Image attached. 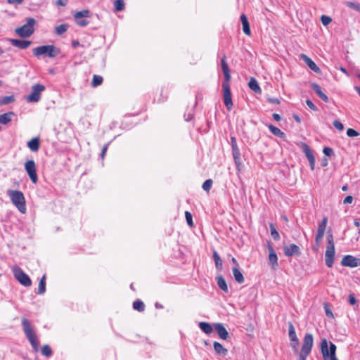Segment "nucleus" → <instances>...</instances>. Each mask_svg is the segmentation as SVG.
Segmentation results:
<instances>
[{"mask_svg":"<svg viewBox=\"0 0 360 360\" xmlns=\"http://www.w3.org/2000/svg\"><path fill=\"white\" fill-rule=\"evenodd\" d=\"M8 195L10 197L13 204L22 214L26 212L25 198L22 192L16 190L8 191Z\"/></svg>","mask_w":360,"mask_h":360,"instance_id":"obj_1","label":"nucleus"},{"mask_svg":"<svg viewBox=\"0 0 360 360\" xmlns=\"http://www.w3.org/2000/svg\"><path fill=\"white\" fill-rule=\"evenodd\" d=\"M22 326L23 328V331L28 339L30 343L31 344L33 349L35 352H37L39 349V342L37 340L34 331L32 329L30 322L26 319H22Z\"/></svg>","mask_w":360,"mask_h":360,"instance_id":"obj_2","label":"nucleus"},{"mask_svg":"<svg viewBox=\"0 0 360 360\" xmlns=\"http://www.w3.org/2000/svg\"><path fill=\"white\" fill-rule=\"evenodd\" d=\"M32 52L36 57L46 56L49 58H55L60 53V49L53 45H44L34 48Z\"/></svg>","mask_w":360,"mask_h":360,"instance_id":"obj_3","label":"nucleus"},{"mask_svg":"<svg viewBox=\"0 0 360 360\" xmlns=\"http://www.w3.org/2000/svg\"><path fill=\"white\" fill-rule=\"evenodd\" d=\"M336 348L335 345L331 342L328 348L327 340L326 338L321 340V351L324 360H338L335 355Z\"/></svg>","mask_w":360,"mask_h":360,"instance_id":"obj_4","label":"nucleus"},{"mask_svg":"<svg viewBox=\"0 0 360 360\" xmlns=\"http://www.w3.org/2000/svg\"><path fill=\"white\" fill-rule=\"evenodd\" d=\"M335 257V243L333 236L330 233L327 236V246L325 252V261L328 267H332Z\"/></svg>","mask_w":360,"mask_h":360,"instance_id":"obj_5","label":"nucleus"},{"mask_svg":"<svg viewBox=\"0 0 360 360\" xmlns=\"http://www.w3.org/2000/svg\"><path fill=\"white\" fill-rule=\"evenodd\" d=\"M36 20L32 18H27L26 24L15 29V33L20 37L26 38L30 37L34 32V25Z\"/></svg>","mask_w":360,"mask_h":360,"instance_id":"obj_6","label":"nucleus"},{"mask_svg":"<svg viewBox=\"0 0 360 360\" xmlns=\"http://www.w3.org/2000/svg\"><path fill=\"white\" fill-rule=\"evenodd\" d=\"M313 342V335L309 333L306 334L304 338L301 352L299 355V360H306L307 356L311 351Z\"/></svg>","mask_w":360,"mask_h":360,"instance_id":"obj_7","label":"nucleus"},{"mask_svg":"<svg viewBox=\"0 0 360 360\" xmlns=\"http://www.w3.org/2000/svg\"><path fill=\"white\" fill-rule=\"evenodd\" d=\"M46 87L41 84H35L32 86V92L26 96L28 103H37L41 99V94L44 91Z\"/></svg>","mask_w":360,"mask_h":360,"instance_id":"obj_8","label":"nucleus"},{"mask_svg":"<svg viewBox=\"0 0 360 360\" xmlns=\"http://www.w3.org/2000/svg\"><path fill=\"white\" fill-rule=\"evenodd\" d=\"M14 277L24 286L28 287L32 285L30 277L18 266L12 269Z\"/></svg>","mask_w":360,"mask_h":360,"instance_id":"obj_9","label":"nucleus"},{"mask_svg":"<svg viewBox=\"0 0 360 360\" xmlns=\"http://www.w3.org/2000/svg\"><path fill=\"white\" fill-rule=\"evenodd\" d=\"M224 103L226 108L230 110L233 107L231 88L229 82L222 83Z\"/></svg>","mask_w":360,"mask_h":360,"instance_id":"obj_10","label":"nucleus"},{"mask_svg":"<svg viewBox=\"0 0 360 360\" xmlns=\"http://www.w3.org/2000/svg\"><path fill=\"white\" fill-rule=\"evenodd\" d=\"M25 169L30 176L32 182L36 184L38 181V176L37 174L36 165L33 160H27L25 163Z\"/></svg>","mask_w":360,"mask_h":360,"instance_id":"obj_11","label":"nucleus"},{"mask_svg":"<svg viewBox=\"0 0 360 360\" xmlns=\"http://www.w3.org/2000/svg\"><path fill=\"white\" fill-rule=\"evenodd\" d=\"M327 222H328L327 217H324L322 219V221H321V223L319 224L316 238H315V241H316L317 246L319 245V243H321V241L324 236V233H325L326 228L327 226Z\"/></svg>","mask_w":360,"mask_h":360,"instance_id":"obj_12","label":"nucleus"},{"mask_svg":"<svg viewBox=\"0 0 360 360\" xmlns=\"http://www.w3.org/2000/svg\"><path fill=\"white\" fill-rule=\"evenodd\" d=\"M341 264L344 266L356 267L360 266V259L352 255H346L342 259Z\"/></svg>","mask_w":360,"mask_h":360,"instance_id":"obj_13","label":"nucleus"},{"mask_svg":"<svg viewBox=\"0 0 360 360\" xmlns=\"http://www.w3.org/2000/svg\"><path fill=\"white\" fill-rule=\"evenodd\" d=\"M301 146L303 152L305 153V155L309 160L311 169L314 170L315 167V158L312 152L311 151L309 146L307 143L303 142L302 143Z\"/></svg>","mask_w":360,"mask_h":360,"instance_id":"obj_14","label":"nucleus"},{"mask_svg":"<svg viewBox=\"0 0 360 360\" xmlns=\"http://www.w3.org/2000/svg\"><path fill=\"white\" fill-rule=\"evenodd\" d=\"M268 250H269V263L273 269H276L278 267V257L274 251L273 247L269 244L268 245Z\"/></svg>","mask_w":360,"mask_h":360,"instance_id":"obj_15","label":"nucleus"},{"mask_svg":"<svg viewBox=\"0 0 360 360\" xmlns=\"http://www.w3.org/2000/svg\"><path fill=\"white\" fill-rule=\"evenodd\" d=\"M231 144L232 148L233 157L236 165L240 163V150L237 145L236 139L234 136L231 137Z\"/></svg>","mask_w":360,"mask_h":360,"instance_id":"obj_16","label":"nucleus"},{"mask_svg":"<svg viewBox=\"0 0 360 360\" xmlns=\"http://www.w3.org/2000/svg\"><path fill=\"white\" fill-rule=\"evenodd\" d=\"M284 254L287 257H292L294 255H300V249L295 244H291L289 246H285L283 248Z\"/></svg>","mask_w":360,"mask_h":360,"instance_id":"obj_17","label":"nucleus"},{"mask_svg":"<svg viewBox=\"0 0 360 360\" xmlns=\"http://www.w3.org/2000/svg\"><path fill=\"white\" fill-rule=\"evenodd\" d=\"M311 88L314 91V92L317 94V96L324 102H328V97L326 94H324L321 86L316 83H311L310 84Z\"/></svg>","mask_w":360,"mask_h":360,"instance_id":"obj_18","label":"nucleus"},{"mask_svg":"<svg viewBox=\"0 0 360 360\" xmlns=\"http://www.w3.org/2000/svg\"><path fill=\"white\" fill-rule=\"evenodd\" d=\"M311 88L314 91V92L317 94V96L324 102H328V97L326 94H324L321 86L316 83H311L310 84Z\"/></svg>","mask_w":360,"mask_h":360,"instance_id":"obj_19","label":"nucleus"},{"mask_svg":"<svg viewBox=\"0 0 360 360\" xmlns=\"http://www.w3.org/2000/svg\"><path fill=\"white\" fill-rule=\"evenodd\" d=\"M9 41L11 44L20 49H25L29 47L31 44V41L28 40H20L16 39H9Z\"/></svg>","mask_w":360,"mask_h":360,"instance_id":"obj_20","label":"nucleus"},{"mask_svg":"<svg viewBox=\"0 0 360 360\" xmlns=\"http://www.w3.org/2000/svg\"><path fill=\"white\" fill-rule=\"evenodd\" d=\"M214 326L217 334L222 340H226L229 338V333L222 323H215Z\"/></svg>","mask_w":360,"mask_h":360,"instance_id":"obj_21","label":"nucleus"},{"mask_svg":"<svg viewBox=\"0 0 360 360\" xmlns=\"http://www.w3.org/2000/svg\"><path fill=\"white\" fill-rule=\"evenodd\" d=\"M301 58L303 59V60L305 62V63L309 66V68L314 71L315 72H320V68L316 65V64L307 56L305 54H302Z\"/></svg>","mask_w":360,"mask_h":360,"instance_id":"obj_22","label":"nucleus"},{"mask_svg":"<svg viewBox=\"0 0 360 360\" xmlns=\"http://www.w3.org/2000/svg\"><path fill=\"white\" fill-rule=\"evenodd\" d=\"M226 59V56H224L221 60V65L222 71L224 75V79H225L224 82H229V80L231 79V75H230L229 68V66H228Z\"/></svg>","mask_w":360,"mask_h":360,"instance_id":"obj_23","label":"nucleus"},{"mask_svg":"<svg viewBox=\"0 0 360 360\" xmlns=\"http://www.w3.org/2000/svg\"><path fill=\"white\" fill-rule=\"evenodd\" d=\"M240 21H241V23L243 25V32L245 34L250 36L251 34L250 25H249V22H248V18H247V16L245 14H242L240 15Z\"/></svg>","mask_w":360,"mask_h":360,"instance_id":"obj_24","label":"nucleus"},{"mask_svg":"<svg viewBox=\"0 0 360 360\" xmlns=\"http://www.w3.org/2000/svg\"><path fill=\"white\" fill-rule=\"evenodd\" d=\"M214 352L217 354L225 356L228 354V350L223 347L221 344L218 342H214L213 344Z\"/></svg>","mask_w":360,"mask_h":360,"instance_id":"obj_25","label":"nucleus"},{"mask_svg":"<svg viewBox=\"0 0 360 360\" xmlns=\"http://www.w3.org/2000/svg\"><path fill=\"white\" fill-rule=\"evenodd\" d=\"M248 86L251 90H252L255 93L260 94L262 93V89L256 80L255 78L251 77L249 82Z\"/></svg>","mask_w":360,"mask_h":360,"instance_id":"obj_26","label":"nucleus"},{"mask_svg":"<svg viewBox=\"0 0 360 360\" xmlns=\"http://www.w3.org/2000/svg\"><path fill=\"white\" fill-rule=\"evenodd\" d=\"M28 148L33 152H36L39 149V139L37 137L32 139L27 142Z\"/></svg>","mask_w":360,"mask_h":360,"instance_id":"obj_27","label":"nucleus"},{"mask_svg":"<svg viewBox=\"0 0 360 360\" xmlns=\"http://www.w3.org/2000/svg\"><path fill=\"white\" fill-rule=\"evenodd\" d=\"M14 116L13 112H8L4 114L0 115V124H7L11 120L12 117Z\"/></svg>","mask_w":360,"mask_h":360,"instance_id":"obj_28","label":"nucleus"},{"mask_svg":"<svg viewBox=\"0 0 360 360\" xmlns=\"http://www.w3.org/2000/svg\"><path fill=\"white\" fill-rule=\"evenodd\" d=\"M232 271L236 281L238 283H243L245 279L239 269L238 267H233Z\"/></svg>","mask_w":360,"mask_h":360,"instance_id":"obj_29","label":"nucleus"},{"mask_svg":"<svg viewBox=\"0 0 360 360\" xmlns=\"http://www.w3.org/2000/svg\"><path fill=\"white\" fill-rule=\"evenodd\" d=\"M199 328L206 334H210L213 331V328L209 323L207 322H200Z\"/></svg>","mask_w":360,"mask_h":360,"instance_id":"obj_30","label":"nucleus"},{"mask_svg":"<svg viewBox=\"0 0 360 360\" xmlns=\"http://www.w3.org/2000/svg\"><path fill=\"white\" fill-rule=\"evenodd\" d=\"M217 284L219 288L225 292H228L229 289L225 279L222 276H219L217 278Z\"/></svg>","mask_w":360,"mask_h":360,"instance_id":"obj_31","label":"nucleus"},{"mask_svg":"<svg viewBox=\"0 0 360 360\" xmlns=\"http://www.w3.org/2000/svg\"><path fill=\"white\" fill-rule=\"evenodd\" d=\"M288 333L291 342H296L298 338L296 335L295 330L292 322L288 323Z\"/></svg>","mask_w":360,"mask_h":360,"instance_id":"obj_32","label":"nucleus"},{"mask_svg":"<svg viewBox=\"0 0 360 360\" xmlns=\"http://www.w3.org/2000/svg\"><path fill=\"white\" fill-rule=\"evenodd\" d=\"M91 12L89 10H82V11L76 12L74 15V18L76 20H79L82 18H89V17H91Z\"/></svg>","mask_w":360,"mask_h":360,"instance_id":"obj_33","label":"nucleus"},{"mask_svg":"<svg viewBox=\"0 0 360 360\" xmlns=\"http://www.w3.org/2000/svg\"><path fill=\"white\" fill-rule=\"evenodd\" d=\"M269 129L270 130V131L275 136H277L280 138H283L285 137V134L281 131L280 130L278 127L272 125V124H270L269 126Z\"/></svg>","mask_w":360,"mask_h":360,"instance_id":"obj_34","label":"nucleus"},{"mask_svg":"<svg viewBox=\"0 0 360 360\" xmlns=\"http://www.w3.org/2000/svg\"><path fill=\"white\" fill-rule=\"evenodd\" d=\"M213 259L214 260L216 268L221 270L222 269V261L216 251H214L213 252Z\"/></svg>","mask_w":360,"mask_h":360,"instance_id":"obj_35","label":"nucleus"},{"mask_svg":"<svg viewBox=\"0 0 360 360\" xmlns=\"http://www.w3.org/2000/svg\"><path fill=\"white\" fill-rule=\"evenodd\" d=\"M46 291V276L44 275L41 278L39 286H38V293L43 294Z\"/></svg>","mask_w":360,"mask_h":360,"instance_id":"obj_36","label":"nucleus"},{"mask_svg":"<svg viewBox=\"0 0 360 360\" xmlns=\"http://www.w3.org/2000/svg\"><path fill=\"white\" fill-rule=\"evenodd\" d=\"M114 7L115 11H122L125 8L124 0H115L114 1Z\"/></svg>","mask_w":360,"mask_h":360,"instance_id":"obj_37","label":"nucleus"},{"mask_svg":"<svg viewBox=\"0 0 360 360\" xmlns=\"http://www.w3.org/2000/svg\"><path fill=\"white\" fill-rule=\"evenodd\" d=\"M133 308L135 310H137V311L141 312V311H143L145 309V304L142 301L138 300H136L135 302H134Z\"/></svg>","mask_w":360,"mask_h":360,"instance_id":"obj_38","label":"nucleus"},{"mask_svg":"<svg viewBox=\"0 0 360 360\" xmlns=\"http://www.w3.org/2000/svg\"><path fill=\"white\" fill-rule=\"evenodd\" d=\"M103 79L101 76L99 75H94L93 79L91 82V86L93 87H96L101 85L103 83Z\"/></svg>","mask_w":360,"mask_h":360,"instance_id":"obj_39","label":"nucleus"},{"mask_svg":"<svg viewBox=\"0 0 360 360\" xmlns=\"http://www.w3.org/2000/svg\"><path fill=\"white\" fill-rule=\"evenodd\" d=\"M68 28V25L66 24H61L58 26H57L55 29V33L58 35H60L65 32Z\"/></svg>","mask_w":360,"mask_h":360,"instance_id":"obj_40","label":"nucleus"},{"mask_svg":"<svg viewBox=\"0 0 360 360\" xmlns=\"http://www.w3.org/2000/svg\"><path fill=\"white\" fill-rule=\"evenodd\" d=\"M269 226H270L271 235L272 238L276 240H278L280 238V236H279L278 232L274 227V224H271Z\"/></svg>","mask_w":360,"mask_h":360,"instance_id":"obj_41","label":"nucleus"},{"mask_svg":"<svg viewBox=\"0 0 360 360\" xmlns=\"http://www.w3.org/2000/svg\"><path fill=\"white\" fill-rule=\"evenodd\" d=\"M41 354L46 356H50L52 354L51 349L47 345H44L41 348Z\"/></svg>","mask_w":360,"mask_h":360,"instance_id":"obj_42","label":"nucleus"},{"mask_svg":"<svg viewBox=\"0 0 360 360\" xmlns=\"http://www.w3.org/2000/svg\"><path fill=\"white\" fill-rule=\"evenodd\" d=\"M212 183H213V182H212V179H207V180L203 183V184H202V188H203L205 191L208 192V191H210V189H211V188H212Z\"/></svg>","mask_w":360,"mask_h":360,"instance_id":"obj_43","label":"nucleus"},{"mask_svg":"<svg viewBox=\"0 0 360 360\" xmlns=\"http://www.w3.org/2000/svg\"><path fill=\"white\" fill-rule=\"evenodd\" d=\"M14 101V97L13 96H8L3 97L1 103L4 105L9 104Z\"/></svg>","mask_w":360,"mask_h":360,"instance_id":"obj_44","label":"nucleus"},{"mask_svg":"<svg viewBox=\"0 0 360 360\" xmlns=\"http://www.w3.org/2000/svg\"><path fill=\"white\" fill-rule=\"evenodd\" d=\"M346 5L351 8H353L356 11H360V5L357 3H355V2H352V1H347L346 3Z\"/></svg>","mask_w":360,"mask_h":360,"instance_id":"obj_45","label":"nucleus"},{"mask_svg":"<svg viewBox=\"0 0 360 360\" xmlns=\"http://www.w3.org/2000/svg\"><path fill=\"white\" fill-rule=\"evenodd\" d=\"M185 217L188 224L189 226L192 227L193 226L192 214L189 212L186 211L185 212Z\"/></svg>","mask_w":360,"mask_h":360,"instance_id":"obj_46","label":"nucleus"},{"mask_svg":"<svg viewBox=\"0 0 360 360\" xmlns=\"http://www.w3.org/2000/svg\"><path fill=\"white\" fill-rule=\"evenodd\" d=\"M347 135L349 137H354L359 135V133L354 129L349 128L347 130Z\"/></svg>","mask_w":360,"mask_h":360,"instance_id":"obj_47","label":"nucleus"},{"mask_svg":"<svg viewBox=\"0 0 360 360\" xmlns=\"http://www.w3.org/2000/svg\"><path fill=\"white\" fill-rule=\"evenodd\" d=\"M321 22L323 23V25L326 26L330 23V22L332 21V19L329 16L323 15L321 16Z\"/></svg>","mask_w":360,"mask_h":360,"instance_id":"obj_48","label":"nucleus"},{"mask_svg":"<svg viewBox=\"0 0 360 360\" xmlns=\"http://www.w3.org/2000/svg\"><path fill=\"white\" fill-rule=\"evenodd\" d=\"M333 126L339 131H342L344 129V125L339 120H335Z\"/></svg>","mask_w":360,"mask_h":360,"instance_id":"obj_49","label":"nucleus"},{"mask_svg":"<svg viewBox=\"0 0 360 360\" xmlns=\"http://www.w3.org/2000/svg\"><path fill=\"white\" fill-rule=\"evenodd\" d=\"M323 153L328 157H330L333 155V150L329 147H325L323 150Z\"/></svg>","mask_w":360,"mask_h":360,"instance_id":"obj_50","label":"nucleus"},{"mask_svg":"<svg viewBox=\"0 0 360 360\" xmlns=\"http://www.w3.org/2000/svg\"><path fill=\"white\" fill-rule=\"evenodd\" d=\"M306 103H307V106L312 110H314V111L318 110L317 108L316 107V105L313 103V102L311 100L307 99L306 101Z\"/></svg>","mask_w":360,"mask_h":360,"instance_id":"obj_51","label":"nucleus"},{"mask_svg":"<svg viewBox=\"0 0 360 360\" xmlns=\"http://www.w3.org/2000/svg\"><path fill=\"white\" fill-rule=\"evenodd\" d=\"M77 20V25L80 27H84L86 25H87L89 24V21L86 20Z\"/></svg>","mask_w":360,"mask_h":360,"instance_id":"obj_52","label":"nucleus"},{"mask_svg":"<svg viewBox=\"0 0 360 360\" xmlns=\"http://www.w3.org/2000/svg\"><path fill=\"white\" fill-rule=\"evenodd\" d=\"M349 302L351 305H354L356 304V300L355 298V297L354 296V295L352 294H350L349 295Z\"/></svg>","mask_w":360,"mask_h":360,"instance_id":"obj_53","label":"nucleus"},{"mask_svg":"<svg viewBox=\"0 0 360 360\" xmlns=\"http://www.w3.org/2000/svg\"><path fill=\"white\" fill-rule=\"evenodd\" d=\"M324 308H325L326 316L328 317H333V313H332L331 310L328 308L327 304H325Z\"/></svg>","mask_w":360,"mask_h":360,"instance_id":"obj_54","label":"nucleus"},{"mask_svg":"<svg viewBox=\"0 0 360 360\" xmlns=\"http://www.w3.org/2000/svg\"><path fill=\"white\" fill-rule=\"evenodd\" d=\"M352 201H353V197L352 195H347L344 200V203L349 204V203H352Z\"/></svg>","mask_w":360,"mask_h":360,"instance_id":"obj_55","label":"nucleus"},{"mask_svg":"<svg viewBox=\"0 0 360 360\" xmlns=\"http://www.w3.org/2000/svg\"><path fill=\"white\" fill-rule=\"evenodd\" d=\"M68 4V0H58L56 1V5L60 6H65Z\"/></svg>","mask_w":360,"mask_h":360,"instance_id":"obj_56","label":"nucleus"},{"mask_svg":"<svg viewBox=\"0 0 360 360\" xmlns=\"http://www.w3.org/2000/svg\"><path fill=\"white\" fill-rule=\"evenodd\" d=\"M7 1L10 4H20L23 0H7Z\"/></svg>","mask_w":360,"mask_h":360,"instance_id":"obj_57","label":"nucleus"},{"mask_svg":"<svg viewBox=\"0 0 360 360\" xmlns=\"http://www.w3.org/2000/svg\"><path fill=\"white\" fill-rule=\"evenodd\" d=\"M108 150V144L105 145L102 149V151H101V156L102 158H104L105 155V153Z\"/></svg>","mask_w":360,"mask_h":360,"instance_id":"obj_58","label":"nucleus"},{"mask_svg":"<svg viewBox=\"0 0 360 360\" xmlns=\"http://www.w3.org/2000/svg\"><path fill=\"white\" fill-rule=\"evenodd\" d=\"M298 345H299L298 340L296 342H292V343H291L292 347L293 349H295V351L297 350V347L298 346Z\"/></svg>","mask_w":360,"mask_h":360,"instance_id":"obj_59","label":"nucleus"},{"mask_svg":"<svg viewBox=\"0 0 360 360\" xmlns=\"http://www.w3.org/2000/svg\"><path fill=\"white\" fill-rule=\"evenodd\" d=\"M273 118H274L276 121H277V122L280 121V120H281V116H280L278 114H277V113H274V114H273Z\"/></svg>","mask_w":360,"mask_h":360,"instance_id":"obj_60","label":"nucleus"},{"mask_svg":"<svg viewBox=\"0 0 360 360\" xmlns=\"http://www.w3.org/2000/svg\"><path fill=\"white\" fill-rule=\"evenodd\" d=\"M78 46H79V42L78 41H73L72 43V46L73 48H77Z\"/></svg>","mask_w":360,"mask_h":360,"instance_id":"obj_61","label":"nucleus"},{"mask_svg":"<svg viewBox=\"0 0 360 360\" xmlns=\"http://www.w3.org/2000/svg\"><path fill=\"white\" fill-rule=\"evenodd\" d=\"M321 165L323 167H326L328 165V160L326 158H323L321 162Z\"/></svg>","mask_w":360,"mask_h":360,"instance_id":"obj_62","label":"nucleus"},{"mask_svg":"<svg viewBox=\"0 0 360 360\" xmlns=\"http://www.w3.org/2000/svg\"><path fill=\"white\" fill-rule=\"evenodd\" d=\"M293 118L295 120V121L297 122H298V123L301 122V120L297 115H293Z\"/></svg>","mask_w":360,"mask_h":360,"instance_id":"obj_63","label":"nucleus"},{"mask_svg":"<svg viewBox=\"0 0 360 360\" xmlns=\"http://www.w3.org/2000/svg\"><path fill=\"white\" fill-rule=\"evenodd\" d=\"M354 89L358 92V94H359V96H360V86H354Z\"/></svg>","mask_w":360,"mask_h":360,"instance_id":"obj_64","label":"nucleus"}]
</instances>
